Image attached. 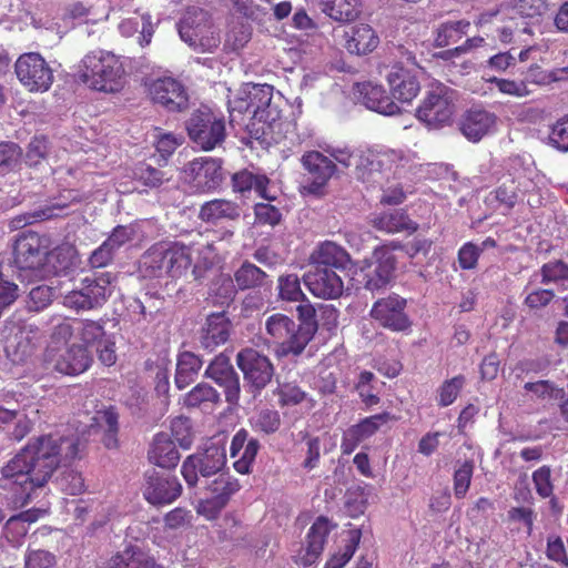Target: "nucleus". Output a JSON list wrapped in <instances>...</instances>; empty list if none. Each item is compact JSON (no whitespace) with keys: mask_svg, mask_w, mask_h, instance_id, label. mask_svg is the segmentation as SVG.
Masks as SVG:
<instances>
[{"mask_svg":"<svg viewBox=\"0 0 568 568\" xmlns=\"http://www.w3.org/2000/svg\"><path fill=\"white\" fill-rule=\"evenodd\" d=\"M134 237L135 229L132 225H118L104 242L116 253L123 245L133 241Z\"/></svg>","mask_w":568,"mask_h":568,"instance_id":"e2e57ef3","label":"nucleus"},{"mask_svg":"<svg viewBox=\"0 0 568 568\" xmlns=\"http://www.w3.org/2000/svg\"><path fill=\"white\" fill-rule=\"evenodd\" d=\"M538 276H540V284L542 285L557 283L560 284L562 288L568 290V264L561 260L545 263L540 270L531 276L530 283Z\"/></svg>","mask_w":568,"mask_h":568,"instance_id":"37998d69","label":"nucleus"},{"mask_svg":"<svg viewBox=\"0 0 568 568\" xmlns=\"http://www.w3.org/2000/svg\"><path fill=\"white\" fill-rule=\"evenodd\" d=\"M74 332L75 328L70 321L58 318V322L52 325L45 349L52 348L53 352H57L64 348Z\"/></svg>","mask_w":568,"mask_h":568,"instance_id":"5fc2aeb1","label":"nucleus"},{"mask_svg":"<svg viewBox=\"0 0 568 568\" xmlns=\"http://www.w3.org/2000/svg\"><path fill=\"white\" fill-rule=\"evenodd\" d=\"M379 44V38L375 30L368 24H358L352 28L345 41L346 50L356 55H364L373 52Z\"/></svg>","mask_w":568,"mask_h":568,"instance_id":"2f4dec72","label":"nucleus"},{"mask_svg":"<svg viewBox=\"0 0 568 568\" xmlns=\"http://www.w3.org/2000/svg\"><path fill=\"white\" fill-rule=\"evenodd\" d=\"M468 28L469 22L464 20L444 22L436 30L434 43L439 48L455 44L467 33Z\"/></svg>","mask_w":568,"mask_h":568,"instance_id":"a18cd8bd","label":"nucleus"},{"mask_svg":"<svg viewBox=\"0 0 568 568\" xmlns=\"http://www.w3.org/2000/svg\"><path fill=\"white\" fill-rule=\"evenodd\" d=\"M236 284L230 276L220 275L210 287V296L214 298V304L229 305L236 294Z\"/></svg>","mask_w":568,"mask_h":568,"instance_id":"603ef678","label":"nucleus"},{"mask_svg":"<svg viewBox=\"0 0 568 568\" xmlns=\"http://www.w3.org/2000/svg\"><path fill=\"white\" fill-rule=\"evenodd\" d=\"M296 310L301 323L296 325L297 337H295V341H297V345H307L318 329L315 318L316 311L311 303H302Z\"/></svg>","mask_w":568,"mask_h":568,"instance_id":"a19ab883","label":"nucleus"},{"mask_svg":"<svg viewBox=\"0 0 568 568\" xmlns=\"http://www.w3.org/2000/svg\"><path fill=\"white\" fill-rule=\"evenodd\" d=\"M234 282L239 290H254L267 284L268 275L255 264L245 261L234 273Z\"/></svg>","mask_w":568,"mask_h":568,"instance_id":"ea45409f","label":"nucleus"},{"mask_svg":"<svg viewBox=\"0 0 568 568\" xmlns=\"http://www.w3.org/2000/svg\"><path fill=\"white\" fill-rule=\"evenodd\" d=\"M497 122L495 113L481 108H471L463 113L458 126L470 142H478L494 131Z\"/></svg>","mask_w":568,"mask_h":568,"instance_id":"5701e85b","label":"nucleus"},{"mask_svg":"<svg viewBox=\"0 0 568 568\" xmlns=\"http://www.w3.org/2000/svg\"><path fill=\"white\" fill-rule=\"evenodd\" d=\"M464 384L465 377L462 375L445 381L438 389V404L443 407L453 404L462 390Z\"/></svg>","mask_w":568,"mask_h":568,"instance_id":"bf43d9fd","label":"nucleus"},{"mask_svg":"<svg viewBox=\"0 0 568 568\" xmlns=\"http://www.w3.org/2000/svg\"><path fill=\"white\" fill-rule=\"evenodd\" d=\"M44 361L63 375L75 376L84 373L92 363V356L85 346L72 344L60 351H44Z\"/></svg>","mask_w":568,"mask_h":568,"instance_id":"f3484780","label":"nucleus"},{"mask_svg":"<svg viewBox=\"0 0 568 568\" xmlns=\"http://www.w3.org/2000/svg\"><path fill=\"white\" fill-rule=\"evenodd\" d=\"M19 297L18 285L3 273L0 267V315L10 307Z\"/></svg>","mask_w":568,"mask_h":568,"instance_id":"052dcab7","label":"nucleus"},{"mask_svg":"<svg viewBox=\"0 0 568 568\" xmlns=\"http://www.w3.org/2000/svg\"><path fill=\"white\" fill-rule=\"evenodd\" d=\"M328 532V521L323 517H320L311 526L306 536V555L308 560L317 558V556L322 552Z\"/></svg>","mask_w":568,"mask_h":568,"instance_id":"49530a36","label":"nucleus"},{"mask_svg":"<svg viewBox=\"0 0 568 568\" xmlns=\"http://www.w3.org/2000/svg\"><path fill=\"white\" fill-rule=\"evenodd\" d=\"M524 389L531 393V398L539 400H562L566 396L564 388L546 379L526 383Z\"/></svg>","mask_w":568,"mask_h":568,"instance_id":"8fccbe9b","label":"nucleus"},{"mask_svg":"<svg viewBox=\"0 0 568 568\" xmlns=\"http://www.w3.org/2000/svg\"><path fill=\"white\" fill-rule=\"evenodd\" d=\"M311 182L303 186L308 194H320L336 171V164L318 151H310L301 159Z\"/></svg>","mask_w":568,"mask_h":568,"instance_id":"4be33fe9","label":"nucleus"},{"mask_svg":"<svg viewBox=\"0 0 568 568\" xmlns=\"http://www.w3.org/2000/svg\"><path fill=\"white\" fill-rule=\"evenodd\" d=\"M54 290L49 285H37L28 294L26 305L31 312H40L47 308L53 301Z\"/></svg>","mask_w":568,"mask_h":568,"instance_id":"13d9d810","label":"nucleus"},{"mask_svg":"<svg viewBox=\"0 0 568 568\" xmlns=\"http://www.w3.org/2000/svg\"><path fill=\"white\" fill-rule=\"evenodd\" d=\"M239 203L226 199H214L201 205L199 219L209 224L236 221L241 216Z\"/></svg>","mask_w":568,"mask_h":568,"instance_id":"cd10ccee","label":"nucleus"},{"mask_svg":"<svg viewBox=\"0 0 568 568\" xmlns=\"http://www.w3.org/2000/svg\"><path fill=\"white\" fill-rule=\"evenodd\" d=\"M303 281L314 296L324 300L339 297L344 288L343 281L336 271L321 265H312L304 274Z\"/></svg>","mask_w":568,"mask_h":568,"instance_id":"412c9836","label":"nucleus"},{"mask_svg":"<svg viewBox=\"0 0 568 568\" xmlns=\"http://www.w3.org/2000/svg\"><path fill=\"white\" fill-rule=\"evenodd\" d=\"M134 178L143 185L149 187H158L163 184L164 181L171 179L169 172L154 168L148 163H140L134 169Z\"/></svg>","mask_w":568,"mask_h":568,"instance_id":"864d4df0","label":"nucleus"},{"mask_svg":"<svg viewBox=\"0 0 568 568\" xmlns=\"http://www.w3.org/2000/svg\"><path fill=\"white\" fill-rule=\"evenodd\" d=\"M474 465L471 462H465L454 475V490L457 498H463L470 485Z\"/></svg>","mask_w":568,"mask_h":568,"instance_id":"69168bd1","label":"nucleus"},{"mask_svg":"<svg viewBox=\"0 0 568 568\" xmlns=\"http://www.w3.org/2000/svg\"><path fill=\"white\" fill-rule=\"evenodd\" d=\"M185 125L190 139L202 150H213L225 139L224 120L209 109L194 111Z\"/></svg>","mask_w":568,"mask_h":568,"instance_id":"f8f14e48","label":"nucleus"},{"mask_svg":"<svg viewBox=\"0 0 568 568\" xmlns=\"http://www.w3.org/2000/svg\"><path fill=\"white\" fill-rule=\"evenodd\" d=\"M416 44L406 41L402 42H388L385 49L384 62L390 71H413L417 65L415 49Z\"/></svg>","mask_w":568,"mask_h":568,"instance_id":"c756f323","label":"nucleus"},{"mask_svg":"<svg viewBox=\"0 0 568 568\" xmlns=\"http://www.w3.org/2000/svg\"><path fill=\"white\" fill-rule=\"evenodd\" d=\"M265 332L268 342L276 345L275 353L278 357L300 355L306 345H297V328L295 322L285 314L275 313L265 321Z\"/></svg>","mask_w":568,"mask_h":568,"instance_id":"2eb2a0df","label":"nucleus"},{"mask_svg":"<svg viewBox=\"0 0 568 568\" xmlns=\"http://www.w3.org/2000/svg\"><path fill=\"white\" fill-rule=\"evenodd\" d=\"M118 285V274L112 272H94L81 281L78 290L64 296V305L77 311L99 308L106 303Z\"/></svg>","mask_w":568,"mask_h":568,"instance_id":"423d86ee","label":"nucleus"},{"mask_svg":"<svg viewBox=\"0 0 568 568\" xmlns=\"http://www.w3.org/2000/svg\"><path fill=\"white\" fill-rule=\"evenodd\" d=\"M144 499L152 506L163 507L174 503L182 494V485L178 477L148 469L141 486Z\"/></svg>","mask_w":568,"mask_h":568,"instance_id":"ddd939ff","label":"nucleus"},{"mask_svg":"<svg viewBox=\"0 0 568 568\" xmlns=\"http://www.w3.org/2000/svg\"><path fill=\"white\" fill-rule=\"evenodd\" d=\"M148 457L152 464L161 468H174L181 456L172 436L166 432H160L151 444Z\"/></svg>","mask_w":568,"mask_h":568,"instance_id":"c85d7f7f","label":"nucleus"},{"mask_svg":"<svg viewBox=\"0 0 568 568\" xmlns=\"http://www.w3.org/2000/svg\"><path fill=\"white\" fill-rule=\"evenodd\" d=\"M21 149L13 142L0 143V174L12 170L21 158Z\"/></svg>","mask_w":568,"mask_h":568,"instance_id":"680f3d73","label":"nucleus"},{"mask_svg":"<svg viewBox=\"0 0 568 568\" xmlns=\"http://www.w3.org/2000/svg\"><path fill=\"white\" fill-rule=\"evenodd\" d=\"M110 568H155V562L141 550L128 548L111 558Z\"/></svg>","mask_w":568,"mask_h":568,"instance_id":"de8ad7c7","label":"nucleus"},{"mask_svg":"<svg viewBox=\"0 0 568 568\" xmlns=\"http://www.w3.org/2000/svg\"><path fill=\"white\" fill-rule=\"evenodd\" d=\"M236 364L243 373L246 384L256 392L262 390L272 381L274 366L270 358L253 348H244L236 355Z\"/></svg>","mask_w":568,"mask_h":568,"instance_id":"dca6fc26","label":"nucleus"},{"mask_svg":"<svg viewBox=\"0 0 568 568\" xmlns=\"http://www.w3.org/2000/svg\"><path fill=\"white\" fill-rule=\"evenodd\" d=\"M255 220L263 225H277L282 220L281 211L273 204L257 203L254 206Z\"/></svg>","mask_w":568,"mask_h":568,"instance_id":"0e129e2a","label":"nucleus"},{"mask_svg":"<svg viewBox=\"0 0 568 568\" xmlns=\"http://www.w3.org/2000/svg\"><path fill=\"white\" fill-rule=\"evenodd\" d=\"M220 402V394L210 384L200 383L184 397L186 407H207L210 404Z\"/></svg>","mask_w":568,"mask_h":568,"instance_id":"09e8293b","label":"nucleus"},{"mask_svg":"<svg viewBox=\"0 0 568 568\" xmlns=\"http://www.w3.org/2000/svg\"><path fill=\"white\" fill-rule=\"evenodd\" d=\"M277 288L282 301L298 302L305 297L296 274L281 275L277 280Z\"/></svg>","mask_w":568,"mask_h":568,"instance_id":"4d7b16f0","label":"nucleus"},{"mask_svg":"<svg viewBox=\"0 0 568 568\" xmlns=\"http://www.w3.org/2000/svg\"><path fill=\"white\" fill-rule=\"evenodd\" d=\"M48 237L27 231L19 234L12 245V272L21 282L42 280L47 258Z\"/></svg>","mask_w":568,"mask_h":568,"instance_id":"20e7f679","label":"nucleus"},{"mask_svg":"<svg viewBox=\"0 0 568 568\" xmlns=\"http://www.w3.org/2000/svg\"><path fill=\"white\" fill-rule=\"evenodd\" d=\"M204 376L213 379L223 388L229 407L221 416L220 423L235 425L240 423L236 414L240 409L239 399L241 394L240 376L230 362L229 356L221 353L216 355L205 369Z\"/></svg>","mask_w":568,"mask_h":568,"instance_id":"1a4fd4ad","label":"nucleus"},{"mask_svg":"<svg viewBox=\"0 0 568 568\" xmlns=\"http://www.w3.org/2000/svg\"><path fill=\"white\" fill-rule=\"evenodd\" d=\"M55 562L52 554L45 550H29L24 558V568H51Z\"/></svg>","mask_w":568,"mask_h":568,"instance_id":"774afa93","label":"nucleus"},{"mask_svg":"<svg viewBox=\"0 0 568 568\" xmlns=\"http://www.w3.org/2000/svg\"><path fill=\"white\" fill-rule=\"evenodd\" d=\"M349 254L334 242L323 243L314 255V264L324 268H346L349 263Z\"/></svg>","mask_w":568,"mask_h":568,"instance_id":"e433bc0d","label":"nucleus"},{"mask_svg":"<svg viewBox=\"0 0 568 568\" xmlns=\"http://www.w3.org/2000/svg\"><path fill=\"white\" fill-rule=\"evenodd\" d=\"M79 80L92 90L116 93L124 87V69L112 52L94 50L81 60Z\"/></svg>","mask_w":568,"mask_h":568,"instance_id":"f03ea898","label":"nucleus"},{"mask_svg":"<svg viewBox=\"0 0 568 568\" xmlns=\"http://www.w3.org/2000/svg\"><path fill=\"white\" fill-rule=\"evenodd\" d=\"M232 186L235 192L245 193L254 190L255 193L267 200H276V187L271 183L270 179L260 172H253L247 169L241 170L233 174Z\"/></svg>","mask_w":568,"mask_h":568,"instance_id":"393cba45","label":"nucleus"},{"mask_svg":"<svg viewBox=\"0 0 568 568\" xmlns=\"http://www.w3.org/2000/svg\"><path fill=\"white\" fill-rule=\"evenodd\" d=\"M154 103L169 112H182L189 108V94L184 85L173 78L154 80L149 87Z\"/></svg>","mask_w":568,"mask_h":568,"instance_id":"aec40b11","label":"nucleus"},{"mask_svg":"<svg viewBox=\"0 0 568 568\" xmlns=\"http://www.w3.org/2000/svg\"><path fill=\"white\" fill-rule=\"evenodd\" d=\"M393 97L400 102H410L419 92V82L412 71H389L387 74Z\"/></svg>","mask_w":568,"mask_h":568,"instance_id":"f704fd0d","label":"nucleus"},{"mask_svg":"<svg viewBox=\"0 0 568 568\" xmlns=\"http://www.w3.org/2000/svg\"><path fill=\"white\" fill-rule=\"evenodd\" d=\"M231 322L224 312L210 314L200 331L199 342L202 348L214 351L230 337Z\"/></svg>","mask_w":568,"mask_h":568,"instance_id":"bb28decb","label":"nucleus"},{"mask_svg":"<svg viewBox=\"0 0 568 568\" xmlns=\"http://www.w3.org/2000/svg\"><path fill=\"white\" fill-rule=\"evenodd\" d=\"M359 537L361 534L358 530L348 531L346 539H344L343 550L334 554L327 561L325 568H343L353 557L359 542Z\"/></svg>","mask_w":568,"mask_h":568,"instance_id":"6e6d98bb","label":"nucleus"},{"mask_svg":"<svg viewBox=\"0 0 568 568\" xmlns=\"http://www.w3.org/2000/svg\"><path fill=\"white\" fill-rule=\"evenodd\" d=\"M268 84H253L246 83L240 92V95L230 102L231 105V122H235L234 112L248 113L250 116L262 114L264 111L258 106L262 101L263 88H268Z\"/></svg>","mask_w":568,"mask_h":568,"instance_id":"7c9ffc66","label":"nucleus"},{"mask_svg":"<svg viewBox=\"0 0 568 568\" xmlns=\"http://www.w3.org/2000/svg\"><path fill=\"white\" fill-rule=\"evenodd\" d=\"M14 69L19 81L31 92H45L53 82L51 68L37 52L20 55Z\"/></svg>","mask_w":568,"mask_h":568,"instance_id":"4468645a","label":"nucleus"},{"mask_svg":"<svg viewBox=\"0 0 568 568\" xmlns=\"http://www.w3.org/2000/svg\"><path fill=\"white\" fill-rule=\"evenodd\" d=\"M382 383L371 372H362L356 383V389L362 400L367 405L372 406L378 403L379 385Z\"/></svg>","mask_w":568,"mask_h":568,"instance_id":"3c124183","label":"nucleus"},{"mask_svg":"<svg viewBox=\"0 0 568 568\" xmlns=\"http://www.w3.org/2000/svg\"><path fill=\"white\" fill-rule=\"evenodd\" d=\"M397 257L386 246L376 247L356 272V281L371 293H381L396 278Z\"/></svg>","mask_w":568,"mask_h":568,"instance_id":"0eeeda50","label":"nucleus"},{"mask_svg":"<svg viewBox=\"0 0 568 568\" xmlns=\"http://www.w3.org/2000/svg\"><path fill=\"white\" fill-rule=\"evenodd\" d=\"M252 30L247 24H236L227 33L225 45L232 50H240L251 40Z\"/></svg>","mask_w":568,"mask_h":568,"instance_id":"338daca9","label":"nucleus"},{"mask_svg":"<svg viewBox=\"0 0 568 568\" xmlns=\"http://www.w3.org/2000/svg\"><path fill=\"white\" fill-rule=\"evenodd\" d=\"M322 12L337 22L354 21L358 14V0H320Z\"/></svg>","mask_w":568,"mask_h":568,"instance_id":"4c0bfd02","label":"nucleus"},{"mask_svg":"<svg viewBox=\"0 0 568 568\" xmlns=\"http://www.w3.org/2000/svg\"><path fill=\"white\" fill-rule=\"evenodd\" d=\"M185 172L193 179L199 189H216L224 179L222 160L210 156L200 158L191 161Z\"/></svg>","mask_w":568,"mask_h":568,"instance_id":"b1692460","label":"nucleus"},{"mask_svg":"<svg viewBox=\"0 0 568 568\" xmlns=\"http://www.w3.org/2000/svg\"><path fill=\"white\" fill-rule=\"evenodd\" d=\"M355 166V178L366 184L368 189H383L388 181L387 174L382 170V162L371 151H358Z\"/></svg>","mask_w":568,"mask_h":568,"instance_id":"a878e982","label":"nucleus"},{"mask_svg":"<svg viewBox=\"0 0 568 568\" xmlns=\"http://www.w3.org/2000/svg\"><path fill=\"white\" fill-rule=\"evenodd\" d=\"M140 263L144 276L179 278L192 265V250L179 242H160L142 255Z\"/></svg>","mask_w":568,"mask_h":568,"instance_id":"7ed1b4c3","label":"nucleus"},{"mask_svg":"<svg viewBox=\"0 0 568 568\" xmlns=\"http://www.w3.org/2000/svg\"><path fill=\"white\" fill-rule=\"evenodd\" d=\"M454 112V91L439 84L427 92L416 114L427 128L436 130L449 124Z\"/></svg>","mask_w":568,"mask_h":568,"instance_id":"9b49d317","label":"nucleus"},{"mask_svg":"<svg viewBox=\"0 0 568 568\" xmlns=\"http://www.w3.org/2000/svg\"><path fill=\"white\" fill-rule=\"evenodd\" d=\"M262 101L258 111L263 110L262 114L250 116L246 124V130L251 138L256 140H266L268 136L273 139V134L280 130L281 126V110L273 103V87L262 89Z\"/></svg>","mask_w":568,"mask_h":568,"instance_id":"6ab92c4d","label":"nucleus"},{"mask_svg":"<svg viewBox=\"0 0 568 568\" xmlns=\"http://www.w3.org/2000/svg\"><path fill=\"white\" fill-rule=\"evenodd\" d=\"M178 28L181 39L201 52H213L221 43L210 14L201 8H187Z\"/></svg>","mask_w":568,"mask_h":568,"instance_id":"6e6552de","label":"nucleus"},{"mask_svg":"<svg viewBox=\"0 0 568 568\" xmlns=\"http://www.w3.org/2000/svg\"><path fill=\"white\" fill-rule=\"evenodd\" d=\"M407 301L397 294L377 300L369 312L373 320L383 327L403 332L410 327L412 322L406 314Z\"/></svg>","mask_w":568,"mask_h":568,"instance_id":"a211bd4d","label":"nucleus"},{"mask_svg":"<svg viewBox=\"0 0 568 568\" xmlns=\"http://www.w3.org/2000/svg\"><path fill=\"white\" fill-rule=\"evenodd\" d=\"M200 484H203V491L199 498L196 513L207 520L216 519L231 497L240 489L237 479L227 474H220L210 483L207 479L200 480Z\"/></svg>","mask_w":568,"mask_h":568,"instance_id":"9d476101","label":"nucleus"},{"mask_svg":"<svg viewBox=\"0 0 568 568\" xmlns=\"http://www.w3.org/2000/svg\"><path fill=\"white\" fill-rule=\"evenodd\" d=\"M203 361L192 352H183L178 357L175 384L183 389L197 376Z\"/></svg>","mask_w":568,"mask_h":568,"instance_id":"58836bf2","label":"nucleus"},{"mask_svg":"<svg viewBox=\"0 0 568 568\" xmlns=\"http://www.w3.org/2000/svg\"><path fill=\"white\" fill-rule=\"evenodd\" d=\"M374 226L379 231L387 233H397L407 231L414 233L418 229V224L409 219L402 210H390L384 212L374 219Z\"/></svg>","mask_w":568,"mask_h":568,"instance_id":"c9c22d12","label":"nucleus"},{"mask_svg":"<svg viewBox=\"0 0 568 568\" xmlns=\"http://www.w3.org/2000/svg\"><path fill=\"white\" fill-rule=\"evenodd\" d=\"M75 250L69 245L50 250L48 244L47 258L42 270V280L51 275L64 273L74 265Z\"/></svg>","mask_w":568,"mask_h":568,"instance_id":"72a5a7b5","label":"nucleus"},{"mask_svg":"<svg viewBox=\"0 0 568 568\" xmlns=\"http://www.w3.org/2000/svg\"><path fill=\"white\" fill-rule=\"evenodd\" d=\"M68 207L65 203H53L51 205H45L40 209H37L31 212H26L23 214H19L14 216L11 221L13 227H24L29 224H33L36 222L50 220L53 217L64 215V211Z\"/></svg>","mask_w":568,"mask_h":568,"instance_id":"79ce46f5","label":"nucleus"},{"mask_svg":"<svg viewBox=\"0 0 568 568\" xmlns=\"http://www.w3.org/2000/svg\"><path fill=\"white\" fill-rule=\"evenodd\" d=\"M140 20L141 21H139L138 18L125 19L120 23L119 30L125 37H131L140 32L139 42L143 47L151 42L154 28L149 13L141 14Z\"/></svg>","mask_w":568,"mask_h":568,"instance_id":"c03bdc74","label":"nucleus"},{"mask_svg":"<svg viewBox=\"0 0 568 568\" xmlns=\"http://www.w3.org/2000/svg\"><path fill=\"white\" fill-rule=\"evenodd\" d=\"M80 439L74 436H40L23 447L1 469L0 486H19L30 494L44 486L61 463L74 459L80 452Z\"/></svg>","mask_w":568,"mask_h":568,"instance_id":"f257e3e1","label":"nucleus"},{"mask_svg":"<svg viewBox=\"0 0 568 568\" xmlns=\"http://www.w3.org/2000/svg\"><path fill=\"white\" fill-rule=\"evenodd\" d=\"M364 105L384 115L397 114L399 106L387 95L382 85L373 83H364L361 89Z\"/></svg>","mask_w":568,"mask_h":568,"instance_id":"473e14b6","label":"nucleus"},{"mask_svg":"<svg viewBox=\"0 0 568 568\" xmlns=\"http://www.w3.org/2000/svg\"><path fill=\"white\" fill-rule=\"evenodd\" d=\"M226 465V452L221 439L215 437L209 439L201 450L187 456L182 466L181 474L189 488H196L200 485V477L207 479L212 476L223 474Z\"/></svg>","mask_w":568,"mask_h":568,"instance_id":"39448f33","label":"nucleus"}]
</instances>
